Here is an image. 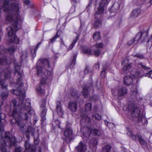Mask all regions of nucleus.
Here are the masks:
<instances>
[{
    "label": "nucleus",
    "mask_w": 152,
    "mask_h": 152,
    "mask_svg": "<svg viewBox=\"0 0 152 152\" xmlns=\"http://www.w3.org/2000/svg\"><path fill=\"white\" fill-rule=\"evenodd\" d=\"M150 2L151 3V4L152 3V0H150Z\"/></svg>",
    "instance_id": "61"
},
{
    "label": "nucleus",
    "mask_w": 152,
    "mask_h": 152,
    "mask_svg": "<svg viewBox=\"0 0 152 152\" xmlns=\"http://www.w3.org/2000/svg\"><path fill=\"white\" fill-rule=\"evenodd\" d=\"M0 144L3 147L1 148V151L2 152H7V150L4 148L7 145L6 141L5 140H3L2 139H0Z\"/></svg>",
    "instance_id": "29"
},
{
    "label": "nucleus",
    "mask_w": 152,
    "mask_h": 152,
    "mask_svg": "<svg viewBox=\"0 0 152 152\" xmlns=\"http://www.w3.org/2000/svg\"><path fill=\"white\" fill-rule=\"evenodd\" d=\"M90 134L88 136V137L90 136V134H93L94 135L99 136L101 134V131L100 129L94 128H92L89 129Z\"/></svg>",
    "instance_id": "19"
},
{
    "label": "nucleus",
    "mask_w": 152,
    "mask_h": 152,
    "mask_svg": "<svg viewBox=\"0 0 152 152\" xmlns=\"http://www.w3.org/2000/svg\"><path fill=\"white\" fill-rule=\"evenodd\" d=\"M91 2H90L88 4V6H91Z\"/></svg>",
    "instance_id": "59"
},
{
    "label": "nucleus",
    "mask_w": 152,
    "mask_h": 152,
    "mask_svg": "<svg viewBox=\"0 0 152 152\" xmlns=\"http://www.w3.org/2000/svg\"><path fill=\"white\" fill-rule=\"evenodd\" d=\"M82 117L81 121L86 122V123H89L90 122L91 119L89 118L88 117L87 115L86 114L82 113L81 115Z\"/></svg>",
    "instance_id": "26"
},
{
    "label": "nucleus",
    "mask_w": 152,
    "mask_h": 152,
    "mask_svg": "<svg viewBox=\"0 0 152 152\" xmlns=\"http://www.w3.org/2000/svg\"><path fill=\"white\" fill-rule=\"evenodd\" d=\"M77 56V54H74L73 56L71 59V62L69 65V67L70 68H73L75 65L76 63V59Z\"/></svg>",
    "instance_id": "27"
},
{
    "label": "nucleus",
    "mask_w": 152,
    "mask_h": 152,
    "mask_svg": "<svg viewBox=\"0 0 152 152\" xmlns=\"http://www.w3.org/2000/svg\"><path fill=\"white\" fill-rule=\"evenodd\" d=\"M140 12V10L139 9L134 10L132 12L131 17L136 18Z\"/></svg>",
    "instance_id": "31"
},
{
    "label": "nucleus",
    "mask_w": 152,
    "mask_h": 152,
    "mask_svg": "<svg viewBox=\"0 0 152 152\" xmlns=\"http://www.w3.org/2000/svg\"><path fill=\"white\" fill-rule=\"evenodd\" d=\"M69 108L72 112H75L77 109V103L75 102H70L69 104Z\"/></svg>",
    "instance_id": "24"
},
{
    "label": "nucleus",
    "mask_w": 152,
    "mask_h": 152,
    "mask_svg": "<svg viewBox=\"0 0 152 152\" xmlns=\"http://www.w3.org/2000/svg\"><path fill=\"white\" fill-rule=\"evenodd\" d=\"M39 143V141L37 140H34V143L35 144L37 145Z\"/></svg>",
    "instance_id": "55"
},
{
    "label": "nucleus",
    "mask_w": 152,
    "mask_h": 152,
    "mask_svg": "<svg viewBox=\"0 0 152 152\" xmlns=\"http://www.w3.org/2000/svg\"><path fill=\"white\" fill-rule=\"evenodd\" d=\"M24 4L26 5H28L30 4V1L29 0H23Z\"/></svg>",
    "instance_id": "50"
},
{
    "label": "nucleus",
    "mask_w": 152,
    "mask_h": 152,
    "mask_svg": "<svg viewBox=\"0 0 152 152\" xmlns=\"http://www.w3.org/2000/svg\"><path fill=\"white\" fill-rule=\"evenodd\" d=\"M100 38V34L99 32H96L94 33L93 35V38L94 40L96 41L99 40Z\"/></svg>",
    "instance_id": "37"
},
{
    "label": "nucleus",
    "mask_w": 152,
    "mask_h": 152,
    "mask_svg": "<svg viewBox=\"0 0 152 152\" xmlns=\"http://www.w3.org/2000/svg\"><path fill=\"white\" fill-rule=\"evenodd\" d=\"M21 66L20 63L15 61L14 63V67L15 70V75L17 77V83L16 87L17 89L13 90V93L16 95H19V98L22 102L21 104H19L21 107H26L28 109V107L31 108V100L29 99H26L25 103L24 104L23 102L24 101L26 97L25 94L24 92L21 93L22 91L21 88L23 86V83L22 82V72H21L20 67Z\"/></svg>",
    "instance_id": "3"
},
{
    "label": "nucleus",
    "mask_w": 152,
    "mask_h": 152,
    "mask_svg": "<svg viewBox=\"0 0 152 152\" xmlns=\"http://www.w3.org/2000/svg\"><path fill=\"white\" fill-rule=\"evenodd\" d=\"M56 124L57 126H58V127L59 128H60V122L58 120H56L55 121Z\"/></svg>",
    "instance_id": "52"
},
{
    "label": "nucleus",
    "mask_w": 152,
    "mask_h": 152,
    "mask_svg": "<svg viewBox=\"0 0 152 152\" xmlns=\"http://www.w3.org/2000/svg\"><path fill=\"white\" fill-rule=\"evenodd\" d=\"M22 148L21 147H17L15 148V152H21ZM27 150H26L24 152H27Z\"/></svg>",
    "instance_id": "45"
},
{
    "label": "nucleus",
    "mask_w": 152,
    "mask_h": 152,
    "mask_svg": "<svg viewBox=\"0 0 152 152\" xmlns=\"http://www.w3.org/2000/svg\"><path fill=\"white\" fill-rule=\"evenodd\" d=\"M106 69V68H105L104 66L103 67V69L101 74V75L102 77H104L105 76V74Z\"/></svg>",
    "instance_id": "44"
},
{
    "label": "nucleus",
    "mask_w": 152,
    "mask_h": 152,
    "mask_svg": "<svg viewBox=\"0 0 152 152\" xmlns=\"http://www.w3.org/2000/svg\"><path fill=\"white\" fill-rule=\"evenodd\" d=\"M149 42H151V45H152V37L150 39H149L148 41H147V42L148 43Z\"/></svg>",
    "instance_id": "56"
},
{
    "label": "nucleus",
    "mask_w": 152,
    "mask_h": 152,
    "mask_svg": "<svg viewBox=\"0 0 152 152\" xmlns=\"http://www.w3.org/2000/svg\"><path fill=\"white\" fill-rule=\"evenodd\" d=\"M6 116V115L4 113H0V131H4V127L2 121L4 120Z\"/></svg>",
    "instance_id": "21"
},
{
    "label": "nucleus",
    "mask_w": 152,
    "mask_h": 152,
    "mask_svg": "<svg viewBox=\"0 0 152 152\" xmlns=\"http://www.w3.org/2000/svg\"><path fill=\"white\" fill-rule=\"evenodd\" d=\"M127 134L128 135L129 137H131V138L133 139L134 140V139L133 138V137L134 135H137V134H133L132 132L130 131H128V132H127Z\"/></svg>",
    "instance_id": "43"
},
{
    "label": "nucleus",
    "mask_w": 152,
    "mask_h": 152,
    "mask_svg": "<svg viewBox=\"0 0 152 152\" xmlns=\"http://www.w3.org/2000/svg\"><path fill=\"white\" fill-rule=\"evenodd\" d=\"M85 108L86 111L91 110L92 108L91 104L88 103L86 104L85 106Z\"/></svg>",
    "instance_id": "38"
},
{
    "label": "nucleus",
    "mask_w": 152,
    "mask_h": 152,
    "mask_svg": "<svg viewBox=\"0 0 152 152\" xmlns=\"http://www.w3.org/2000/svg\"><path fill=\"white\" fill-rule=\"evenodd\" d=\"M3 131H1V139H2L3 140H3V138H4L5 140H7L6 143L8 142L9 144H10L12 142L11 138V134L9 132H5V136H4L3 137L2 136ZM5 141H6V140Z\"/></svg>",
    "instance_id": "17"
},
{
    "label": "nucleus",
    "mask_w": 152,
    "mask_h": 152,
    "mask_svg": "<svg viewBox=\"0 0 152 152\" xmlns=\"http://www.w3.org/2000/svg\"><path fill=\"white\" fill-rule=\"evenodd\" d=\"M127 93V90L125 87H121L118 90L117 94L119 97L124 96Z\"/></svg>",
    "instance_id": "18"
},
{
    "label": "nucleus",
    "mask_w": 152,
    "mask_h": 152,
    "mask_svg": "<svg viewBox=\"0 0 152 152\" xmlns=\"http://www.w3.org/2000/svg\"><path fill=\"white\" fill-rule=\"evenodd\" d=\"M129 60L126 59L121 63L122 65L124 66L123 69L122 73L123 74H127L129 71L131 67V64H128Z\"/></svg>",
    "instance_id": "8"
},
{
    "label": "nucleus",
    "mask_w": 152,
    "mask_h": 152,
    "mask_svg": "<svg viewBox=\"0 0 152 152\" xmlns=\"http://www.w3.org/2000/svg\"><path fill=\"white\" fill-rule=\"evenodd\" d=\"M71 95L73 97L76 96L77 94V92L75 90H73L71 92Z\"/></svg>",
    "instance_id": "48"
},
{
    "label": "nucleus",
    "mask_w": 152,
    "mask_h": 152,
    "mask_svg": "<svg viewBox=\"0 0 152 152\" xmlns=\"http://www.w3.org/2000/svg\"><path fill=\"white\" fill-rule=\"evenodd\" d=\"M134 57L140 59H143L144 58L143 54L138 53H137L135 55H134Z\"/></svg>",
    "instance_id": "40"
},
{
    "label": "nucleus",
    "mask_w": 152,
    "mask_h": 152,
    "mask_svg": "<svg viewBox=\"0 0 152 152\" xmlns=\"http://www.w3.org/2000/svg\"><path fill=\"white\" fill-rule=\"evenodd\" d=\"M134 139V140L137 141L138 140L139 141L140 144L142 146L147 145L146 142L143 138L142 135L139 134H137V135H134L133 138Z\"/></svg>",
    "instance_id": "12"
},
{
    "label": "nucleus",
    "mask_w": 152,
    "mask_h": 152,
    "mask_svg": "<svg viewBox=\"0 0 152 152\" xmlns=\"http://www.w3.org/2000/svg\"><path fill=\"white\" fill-rule=\"evenodd\" d=\"M17 101L12 100L11 104L13 105V108L11 109L8 113L9 115L14 118L11 121V123L17 125L19 128L24 132L25 124L22 120L28 121L34 113V110L30 107L27 109L26 107H21L20 105H17Z\"/></svg>",
    "instance_id": "1"
},
{
    "label": "nucleus",
    "mask_w": 152,
    "mask_h": 152,
    "mask_svg": "<svg viewBox=\"0 0 152 152\" xmlns=\"http://www.w3.org/2000/svg\"><path fill=\"white\" fill-rule=\"evenodd\" d=\"M81 28V26H80V28Z\"/></svg>",
    "instance_id": "63"
},
{
    "label": "nucleus",
    "mask_w": 152,
    "mask_h": 152,
    "mask_svg": "<svg viewBox=\"0 0 152 152\" xmlns=\"http://www.w3.org/2000/svg\"><path fill=\"white\" fill-rule=\"evenodd\" d=\"M88 68L86 67L84 70V73L85 75L88 74Z\"/></svg>",
    "instance_id": "53"
},
{
    "label": "nucleus",
    "mask_w": 152,
    "mask_h": 152,
    "mask_svg": "<svg viewBox=\"0 0 152 152\" xmlns=\"http://www.w3.org/2000/svg\"><path fill=\"white\" fill-rule=\"evenodd\" d=\"M34 131L35 129L34 128L31 126H28L26 132L31 134L32 136H34Z\"/></svg>",
    "instance_id": "33"
},
{
    "label": "nucleus",
    "mask_w": 152,
    "mask_h": 152,
    "mask_svg": "<svg viewBox=\"0 0 152 152\" xmlns=\"http://www.w3.org/2000/svg\"><path fill=\"white\" fill-rule=\"evenodd\" d=\"M94 67L96 69H98L99 68V62L97 63L94 66Z\"/></svg>",
    "instance_id": "51"
},
{
    "label": "nucleus",
    "mask_w": 152,
    "mask_h": 152,
    "mask_svg": "<svg viewBox=\"0 0 152 152\" xmlns=\"http://www.w3.org/2000/svg\"><path fill=\"white\" fill-rule=\"evenodd\" d=\"M88 152H89V151H88Z\"/></svg>",
    "instance_id": "64"
},
{
    "label": "nucleus",
    "mask_w": 152,
    "mask_h": 152,
    "mask_svg": "<svg viewBox=\"0 0 152 152\" xmlns=\"http://www.w3.org/2000/svg\"><path fill=\"white\" fill-rule=\"evenodd\" d=\"M142 75L140 72H137L134 74L132 75L133 77L129 75L125 76L124 78V83L127 86H129L132 83L133 78H140L142 77Z\"/></svg>",
    "instance_id": "4"
},
{
    "label": "nucleus",
    "mask_w": 152,
    "mask_h": 152,
    "mask_svg": "<svg viewBox=\"0 0 152 152\" xmlns=\"http://www.w3.org/2000/svg\"><path fill=\"white\" fill-rule=\"evenodd\" d=\"M110 0H101V2L99 4V11L102 12L104 10L105 7L107 5Z\"/></svg>",
    "instance_id": "14"
},
{
    "label": "nucleus",
    "mask_w": 152,
    "mask_h": 152,
    "mask_svg": "<svg viewBox=\"0 0 152 152\" xmlns=\"http://www.w3.org/2000/svg\"><path fill=\"white\" fill-rule=\"evenodd\" d=\"M97 144V141L96 138H92L90 140L89 146L93 152H96Z\"/></svg>",
    "instance_id": "11"
},
{
    "label": "nucleus",
    "mask_w": 152,
    "mask_h": 152,
    "mask_svg": "<svg viewBox=\"0 0 152 152\" xmlns=\"http://www.w3.org/2000/svg\"><path fill=\"white\" fill-rule=\"evenodd\" d=\"M37 120H34V123H36L37 122Z\"/></svg>",
    "instance_id": "60"
},
{
    "label": "nucleus",
    "mask_w": 152,
    "mask_h": 152,
    "mask_svg": "<svg viewBox=\"0 0 152 152\" xmlns=\"http://www.w3.org/2000/svg\"><path fill=\"white\" fill-rule=\"evenodd\" d=\"M61 44H62L63 45H64V42L63 41V39L61 38Z\"/></svg>",
    "instance_id": "58"
},
{
    "label": "nucleus",
    "mask_w": 152,
    "mask_h": 152,
    "mask_svg": "<svg viewBox=\"0 0 152 152\" xmlns=\"http://www.w3.org/2000/svg\"><path fill=\"white\" fill-rule=\"evenodd\" d=\"M9 63V61L6 57H4L3 58H0V65H6Z\"/></svg>",
    "instance_id": "35"
},
{
    "label": "nucleus",
    "mask_w": 152,
    "mask_h": 152,
    "mask_svg": "<svg viewBox=\"0 0 152 152\" xmlns=\"http://www.w3.org/2000/svg\"><path fill=\"white\" fill-rule=\"evenodd\" d=\"M86 143L81 141L79 144L75 148V149L77 152H85L86 150Z\"/></svg>",
    "instance_id": "10"
},
{
    "label": "nucleus",
    "mask_w": 152,
    "mask_h": 152,
    "mask_svg": "<svg viewBox=\"0 0 152 152\" xmlns=\"http://www.w3.org/2000/svg\"><path fill=\"white\" fill-rule=\"evenodd\" d=\"M137 67L139 68H141L145 70H148L150 69V67L146 66L142 63H138L137 64Z\"/></svg>",
    "instance_id": "36"
},
{
    "label": "nucleus",
    "mask_w": 152,
    "mask_h": 152,
    "mask_svg": "<svg viewBox=\"0 0 152 152\" xmlns=\"http://www.w3.org/2000/svg\"><path fill=\"white\" fill-rule=\"evenodd\" d=\"M61 33V32L60 30H58L57 31L56 35L53 38L50 39V41L49 42V45L56 41V39L60 36Z\"/></svg>",
    "instance_id": "23"
},
{
    "label": "nucleus",
    "mask_w": 152,
    "mask_h": 152,
    "mask_svg": "<svg viewBox=\"0 0 152 152\" xmlns=\"http://www.w3.org/2000/svg\"><path fill=\"white\" fill-rule=\"evenodd\" d=\"M93 86L92 84H91L90 86L88 85H85L83 87V90L82 91V94L85 98L88 97L89 95L88 91L90 88H92Z\"/></svg>",
    "instance_id": "15"
},
{
    "label": "nucleus",
    "mask_w": 152,
    "mask_h": 152,
    "mask_svg": "<svg viewBox=\"0 0 152 152\" xmlns=\"http://www.w3.org/2000/svg\"><path fill=\"white\" fill-rule=\"evenodd\" d=\"M26 138L28 139H29V134H28V133L26 132Z\"/></svg>",
    "instance_id": "54"
},
{
    "label": "nucleus",
    "mask_w": 152,
    "mask_h": 152,
    "mask_svg": "<svg viewBox=\"0 0 152 152\" xmlns=\"http://www.w3.org/2000/svg\"><path fill=\"white\" fill-rule=\"evenodd\" d=\"M75 11V7L74 6H72L70 8V10L69 11V12L70 14L72 13Z\"/></svg>",
    "instance_id": "49"
},
{
    "label": "nucleus",
    "mask_w": 152,
    "mask_h": 152,
    "mask_svg": "<svg viewBox=\"0 0 152 152\" xmlns=\"http://www.w3.org/2000/svg\"><path fill=\"white\" fill-rule=\"evenodd\" d=\"M11 71L9 66L7 67L4 73V77L5 79H9L11 78Z\"/></svg>",
    "instance_id": "22"
},
{
    "label": "nucleus",
    "mask_w": 152,
    "mask_h": 152,
    "mask_svg": "<svg viewBox=\"0 0 152 152\" xmlns=\"http://www.w3.org/2000/svg\"><path fill=\"white\" fill-rule=\"evenodd\" d=\"M129 112L131 113L132 116L134 118H138L140 116V110L139 108L136 107L134 103L129 104L128 107Z\"/></svg>",
    "instance_id": "5"
},
{
    "label": "nucleus",
    "mask_w": 152,
    "mask_h": 152,
    "mask_svg": "<svg viewBox=\"0 0 152 152\" xmlns=\"http://www.w3.org/2000/svg\"><path fill=\"white\" fill-rule=\"evenodd\" d=\"M99 7L98 8V10L96 12V13L94 15L95 18H96V20L94 22V27L95 28H99L101 26V22L100 20L99 19H96V18L97 16L98 15L99 16V17H100V14H101L104 11H103L102 12L100 13V12L99 11Z\"/></svg>",
    "instance_id": "9"
},
{
    "label": "nucleus",
    "mask_w": 152,
    "mask_h": 152,
    "mask_svg": "<svg viewBox=\"0 0 152 152\" xmlns=\"http://www.w3.org/2000/svg\"><path fill=\"white\" fill-rule=\"evenodd\" d=\"M41 44V42H39L34 49H31V53L32 56L33 58H34L36 56V52L37 51L38 48L39 47V46Z\"/></svg>",
    "instance_id": "25"
},
{
    "label": "nucleus",
    "mask_w": 152,
    "mask_h": 152,
    "mask_svg": "<svg viewBox=\"0 0 152 152\" xmlns=\"http://www.w3.org/2000/svg\"><path fill=\"white\" fill-rule=\"evenodd\" d=\"M79 36L77 35L75 38L73 40L72 44L70 45V46L67 48V50L69 51L71 49L73 48L76 43L77 42V40L79 38Z\"/></svg>",
    "instance_id": "30"
},
{
    "label": "nucleus",
    "mask_w": 152,
    "mask_h": 152,
    "mask_svg": "<svg viewBox=\"0 0 152 152\" xmlns=\"http://www.w3.org/2000/svg\"><path fill=\"white\" fill-rule=\"evenodd\" d=\"M72 130L70 127H67L64 132V134L65 137H68L72 135Z\"/></svg>",
    "instance_id": "28"
},
{
    "label": "nucleus",
    "mask_w": 152,
    "mask_h": 152,
    "mask_svg": "<svg viewBox=\"0 0 152 152\" xmlns=\"http://www.w3.org/2000/svg\"><path fill=\"white\" fill-rule=\"evenodd\" d=\"M46 68L51 69L52 68L50 65V61L48 59L42 58L39 59L37 65V75L38 76L42 77L40 84L37 86V90L40 94L44 95L45 90L44 88L46 83V80L53 75V72L52 71L46 69Z\"/></svg>",
    "instance_id": "2"
},
{
    "label": "nucleus",
    "mask_w": 152,
    "mask_h": 152,
    "mask_svg": "<svg viewBox=\"0 0 152 152\" xmlns=\"http://www.w3.org/2000/svg\"><path fill=\"white\" fill-rule=\"evenodd\" d=\"M136 41L134 38L133 39H132L129 41L128 42V44L129 45H131L132 44L134 43Z\"/></svg>",
    "instance_id": "47"
},
{
    "label": "nucleus",
    "mask_w": 152,
    "mask_h": 152,
    "mask_svg": "<svg viewBox=\"0 0 152 152\" xmlns=\"http://www.w3.org/2000/svg\"><path fill=\"white\" fill-rule=\"evenodd\" d=\"M143 33L141 32L137 33L135 37L134 38L135 41H137V42L141 41L143 35Z\"/></svg>",
    "instance_id": "32"
},
{
    "label": "nucleus",
    "mask_w": 152,
    "mask_h": 152,
    "mask_svg": "<svg viewBox=\"0 0 152 152\" xmlns=\"http://www.w3.org/2000/svg\"><path fill=\"white\" fill-rule=\"evenodd\" d=\"M103 44L102 43H97L95 45V47L96 48L94 50V55L96 56H98L101 54V49L103 47Z\"/></svg>",
    "instance_id": "13"
},
{
    "label": "nucleus",
    "mask_w": 152,
    "mask_h": 152,
    "mask_svg": "<svg viewBox=\"0 0 152 152\" xmlns=\"http://www.w3.org/2000/svg\"><path fill=\"white\" fill-rule=\"evenodd\" d=\"M137 92V91L136 89L133 91L132 90L130 96L128 99H129V101L133 102L137 100L138 96Z\"/></svg>",
    "instance_id": "16"
},
{
    "label": "nucleus",
    "mask_w": 152,
    "mask_h": 152,
    "mask_svg": "<svg viewBox=\"0 0 152 152\" xmlns=\"http://www.w3.org/2000/svg\"><path fill=\"white\" fill-rule=\"evenodd\" d=\"M5 79H2L1 76H0V85L3 89L5 90V91L2 92L1 94V96L3 99H6L7 98L8 94L7 89V85L5 82Z\"/></svg>",
    "instance_id": "6"
},
{
    "label": "nucleus",
    "mask_w": 152,
    "mask_h": 152,
    "mask_svg": "<svg viewBox=\"0 0 152 152\" xmlns=\"http://www.w3.org/2000/svg\"><path fill=\"white\" fill-rule=\"evenodd\" d=\"M46 99H43L40 104V108L41 112L40 115L41 117V121L43 122L46 120L45 115L47 112V109L45 107L46 104Z\"/></svg>",
    "instance_id": "7"
},
{
    "label": "nucleus",
    "mask_w": 152,
    "mask_h": 152,
    "mask_svg": "<svg viewBox=\"0 0 152 152\" xmlns=\"http://www.w3.org/2000/svg\"><path fill=\"white\" fill-rule=\"evenodd\" d=\"M68 123H67V124H66V126H67V125H68Z\"/></svg>",
    "instance_id": "62"
},
{
    "label": "nucleus",
    "mask_w": 152,
    "mask_h": 152,
    "mask_svg": "<svg viewBox=\"0 0 152 152\" xmlns=\"http://www.w3.org/2000/svg\"><path fill=\"white\" fill-rule=\"evenodd\" d=\"M111 146L109 144H107L102 147V152H110Z\"/></svg>",
    "instance_id": "34"
},
{
    "label": "nucleus",
    "mask_w": 152,
    "mask_h": 152,
    "mask_svg": "<svg viewBox=\"0 0 152 152\" xmlns=\"http://www.w3.org/2000/svg\"><path fill=\"white\" fill-rule=\"evenodd\" d=\"M109 10L111 13H114V15H115V13L117 11V10L116 9L115 10L114 5H113L110 8H109Z\"/></svg>",
    "instance_id": "41"
},
{
    "label": "nucleus",
    "mask_w": 152,
    "mask_h": 152,
    "mask_svg": "<svg viewBox=\"0 0 152 152\" xmlns=\"http://www.w3.org/2000/svg\"><path fill=\"white\" fill-rule=\"evenodd\" d=\"M72 1L75 4L77 3V0H72Z\"/></svg>",
    "instance_id": "57"
},
{
    "label": "nucleus",
    "mask_w": 152,
    "mask_h": 152,
    "mask_svg": "<svg viewBox=\"0 0 152 152\" xmlns=\"http://www.w3.org/2000/svg\"><path fill=\"white\" fill-rule=\"evenodd\" d=\"M83 53L87 54L89 55L92 54V51L91 50L88 48H86L83 49Z\"/></svg>",
    "instance_id": "39"
},
{
    "label": "nucleus",
    "mask_w": 152,
    "mask_h": 152,
    "mask_svg": "<svg viewBox=\"0 0 152 152\" xmlns=\"http://www.w3.org/2000/svg\"><path fill=\"white\" fill-rule=\"evenodd\" d=\"M25 147L26 149H28L30 147V144L28 142L26 141L24 144Z\"/></svg>",
    "instance_id": "46"
},
{
    "label": "nucleus",
    "mask_w": 152,
    "mask_h": 152,
    "mask_svg": "<svg viewBox=\"0 0 152 152\" xmlns=\"http://www.w3.org/2000/svg\"><path fill=\"white\" fill-rule=\"evenodd\" d=\"M92 116L94 118L98 120H100L101 118V116L98 113L93 114Z\"/></svg>",
    "instance_id": "42"
},
{
    "label": "nucleus",
    "mask_w": 152,
    "mask_h": 152,
    "mask_svg": "<svg viewBox=\"0 0 152 152\" xmlns=\"http://www.w3.org/2000/svg\"><path fill=\"white\" fill-rule=\"evenodd\" d=\"M56 110L58 115L59 116H62L63 113V112L60 101H57L56 102Z\"/></svg>",
    "instance_id": "20"
}]
</instances>
